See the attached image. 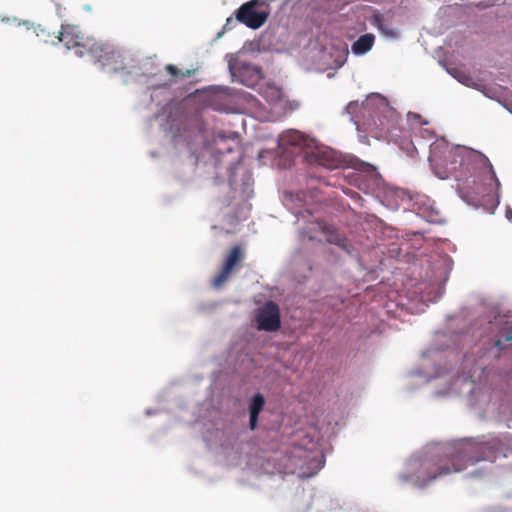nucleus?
<instances>
[{
  "label": "nucleus",
  "instance_id": "nucleus-1",
  "mask_svg": "<svg viewBox=\"0 0 512 512\" xmlns=\"http://www.w3.org/2000/svg\"><path fill=\"white\" fill-rule=\"evenodd\" d=\"M456 323V317L449 318L448 330L434 335L431 345L421 354L420 368L408 376L418 377L423 384L439 380L445 388L436 389L435 398L466 396L481 418L508 420L512 417V396L504 393L503 386L512 387V369H489L505 349L502 340H483L482 324L478 323L465 332L451 331Z\"/></svg>",
  "mask_w": 512,
  "mask_h": 512
},
{
  "label": "nucleus",
  "instance_id": "nucleus-2",
  "mask_svg": "<svg viewBox=\"0 0 512 512\" xmlns=\"http://www.w3.org/2000/svg\"><path fill=\"white\" fill-rule=\"evenodd\" d=\"M512 451L509 433L463 438L451 443H433L413 453L399 474V480L418 488L458 473L479 462L507 458Z\"/></svg>",
  "mask_w": 512,
  "mask_h": 512
},
{
  "label": "nucleus",
  "instance_id": "nucleus-3",
  "mask_svg": "<svg viewBox=\"0 0 512 512\" xmlns=\"http://www.w3.org/2000/svg\"><path fill=\"white\" fill-rule=\"evenodd\" d=\"M428 160L439 179L454 180L452 187L464 202L494 213L500 203V182L484 154L465 146H451L440 138L430 144Z\"/></svg>",
  "mask_w": 512,
  "mask_h": 512
},
{
  "label": "nucleus",
  "instance_id": "nucleus-4",
  "mask_svg": "<svg viewBox=\"0 0 512 512\" xmlns=\"http://www.w3.org/2000/svg\"><path fill=\"white\" fill-rule=\"evenodd\" d=\"M191 76L190 70L181 71L175 65L169 64L164 70L146 77V90L141 96V104L151 112L152 117L159 123L160 129L169 133L181 157L187 158L190 169L199 165L200 158L208 153L207 148L196 154L186 136L182 133V112L180 102L176 101L171 92V86Z\"/></svg>",
  "mask_w": 512,
  "mask_h": 512
},
{
  "label": "nucleus",
  "instance_id": "nucleus-5",
  "mask_svg": "<svg viewBox=\"0 0 512 512\" xmlns=\"http://www.w3.org/2000/svg\"><path fill=\"white\" fill-rule=\"evenodd\" d=\"M325 458L313 438L297 432L290 443L261 451L248 460L249 468L257 475H296L310 478L324 466Z\"/></svg>",
  "mask_w": 512,
  "mask_h": 512
},
{
  "label": "nucleus",
  "instance_id": "nucleus-6",
  "mask_svg": "<svg viewBox=\"0 0 512 512\" xmlns=\"http://www.w3.org/2000/svg\"><path fill=\"white\" fill-rule=\"evenodd\" d=\"M66 50H74L77 57H87L96 68L106 74H130L125 52L111 44L85 37L77 26H63L59 37Z\"/></svg>",
  "mask_w": 512,
  "mask_h": 512
},
{
  "label": "nucleus",
  "instance_id": "nucleus-7",
  "mask_svg": "<svg viewBox=\"0 0 512 512\" xmlns=\"http://www.w3.org/2000/svg\"><path fill=\"white\" fill-rule=\"evenodd\" d=\"M276 149H264L259 151L258 159H264L271 154L272 157H290V149H298L303 152V159L310 165H317L323 168H333L339 164L338 151L319 143L315 138H310L298 130L289 129L281 133L276 141Z\"/></svg>",
  "mask_w": 512,
  "mask_h": 512
},
{
  "label": "nucleus",
  "instance_id": "nucleus-8",
  "mask_svg": "<svg viewBox=\"0 0 512 512\" xmlns=\"http://www.w3.org/2000/svg\"><path fill=\"white\" fill-rule=\"evenodd\" d=\"M282 202L296 219L295 223L298 225L301 241H327L351 253L352 245L346 238L337 233L333 227L321 223L313 217L310 210L306 208L303 192L285 191L282 195Z\"/></svg>",
  "mask_w": 512,
  "mask_h": 512
},
{
  "label": "nucleus",
  "instance_id": "nucleus-9",
  "mask_svg": "<svg viewBox=\"0 0 512 512\" xmlns=\"http://www.w3.org/2000/svg\"><path fill=\"white\" fill-rule=\"evenodd\" d=\"M351 122L357 130L375 132L382 135L390 132L398 122L396 111L389 106L388 101L378 93L370 94L364 101H351L345 108Z\"/></svg>",
  "mask_w": 512,
  "mask_h": 512
},
{
  "label": "nucleus",
  "instance_id": "nucleus-10",
  "mask_svg": "<svg viewBox=\"0 0 512 512\" xmlns=\"http://www.w3.org/2000/svg\"><path fill=\"white\" fill-rule=\"evenodd\" d=\"M451 269L452 260L448 256L438 257L427 266L420 281L407 292L406 305L411 313L424 312L430 303L442 297Z\"/></svg>",
  "mask_w": 512,
  "mask_h": 512
},
{
  "label": "nucleus",
  "instance_id": "nucleus-11",
  "mask_svg": "<svg viewBox=\"0 0 512 512\" xmlns=\"http://www.w3.org/2000/svg\"><path fill=\"white\" fill-rule=\"evenodd\" d=\"M222 164H227L229 188L234 194L238 193L242 199V203L239 204V207L233 214H230V212L226 214L227 222L234 225L239 221L245 220L248 216L250 211L248 201L253 197L254 180L252 173L241 165L239 157L236 160L227 161L225 153L221 151L212 157V165L217 173L216 178L219 177V170Z\"/></svg>",
  "mask_w": 512,
  "mask_h": 512
},
{
  "label": "nucleus",
  "instance_id": "nucleus-12",
  "mask_svg": "<svg viewBox=\"0 0 512 512\" xmlns=\"http://www.w3.org/2000/svg\"><path fill=\"white\" fill-rule=\"evenodd\" d=\"M339 164L328 170L343 169L344 177L349 183L366 194H375L382 186L383 180L377 168L356 156L342 154L338 151Z\"/></svg>",
  "mask_w": 512,
  "mask_h": 512
},
{
  "label": "nucleus",
  "instance_id": "nucleus-13",
  "mask_svg": "<svg viewBox=\"0 0 512 512\" xmlns=\"http://www.w3.org/2000/svg\"><path fill=\"white\" fill-rule=\"evenodd\" d=\"M203 441L208 449L217 455H222L228 465L238 463V450L234 444L232 428L222 419H213L204 423Z\"/></svg>",
  "mask_w": 512,
  "mask_h": 512
},
{
  "label": "nucleus",
  "instance_id": "nucleus-14",
  "mask_svg": "<svg viewBox=\"0 0 512 512\" xmlns=\"http://www.w3.org/2000/svg\"><path fill=\"white\" fill-rule=\"evenodd\" d=\"M269 14V5L266 0L247 1L235 11L239 24H243L252 30L262 27L267 21Z\"/></svg>",
  "mask_w": 512,
  "mask_h": 512
},
{
  "label": "nucleus",
  "instance_id": "nucleus-15",
  "mask_svg": "<svg viewBox=\"0 0 512 512\" xmlns=\"http://www.w3.org/2000/svg\"><path fill=\"white\" fill-rule=\"evenodd\" d=\"M228 69L233 82L254 87L262 78L261 69L243 59L241 53L227 55Z\"/></svg>",
  "mask_w": 512,
  "mask_h": 512
},
{
  "label": "nucleus",
  "instance_id": "nucleus-16",
  "mask_svg": "<svg viewBox=\"0 0 512 512\" xmlns=\"http://www.w3.org/2000/svg\"><path fill=\"white\" fill-rule=\"evenodd\" d=\"M257 329L265 332H276L281 327L279 306L272 300L266 301L257 309L255 315Z\"/></svg>",
  "mask_w": 512,
  "mask_h": 512
},
{
  "label": "nucleus",
  "instance_id": "nucleus-17",
  "mask_svg": "<svg viewBox=\"0 0 512 512\" xmlns=\"http://www.w3.org/2000/svg\"><path fill=\"white\" fill-rule=\"evenodd\" d=\"M416 214L429 223H441L443 217L434 200L422 193H414L410 206Z\"/></svg>",
  "mask_w": 512,
  "mask_h": 512
},
{
  "label": "nucleus",
  "instance_id": "nucleus-18",
  "mask_svg": "<svg viewBox=\"0 0 512 512\" xmlns=\"http://www.w3.org/2000/svg\"><path fill=\"white\" fill-rule=\"evenodd\" d=\"M2 22L5 23H16L18 26H26V28L29 30L33 28V31L40 40H42L44 43H50L52 45H56L58 43H63V41L59 40V37L61 33L63 32V26H71L70 24H61V30L59 31L58 35H52L50 32H48L45 28H43L41 25H34L33 23H30L28 21L19 22L17 18H2Z\"/></svg>",
  "mask_w": 512,
  "mask_h": 512
},
{
  "label": "nucleus",
  "instance_id": "nucleus-19",
  "mask_svg": "<svg viewBox=\"0 0 512 512\" xmlns=\"http://www.w3.org/2000/svg\"><path fill=\"white\" fill-rule=\"evenodd\" d=\"M369 22L377 29L383 38L391 41L399 39L401 31L397 27L389 24L385 15L379 11L373 12V14L369 17Z\"/></svg>",
  "mask_w": 512,
  "mask_h": 512
},
{
  "label": "nucleus",
  "instance_id": "nucleus-20",
  "mask_svg": "<svg viewBox=\"0 0 512 512\" xmlns=\"http://www.w3.org/2000/svg\"><path fill=\"white\" fill-rule=\"evenodd\" d=\"M241 257L240 247L235 246L227 256L221 271L214 277L212 285L214 288L221 287L228 279L233 267L239 262Z\"/></svg>",
  "mask_w": 512,
  "mask_h": 512
},
{
  "label": "nucleus",
  "instance_id": "nucleus-21",
  "mask_svg": "<svg viewBox=\"0 0 512 512\" xmlns=\"http://www.w3.org/2000/svg\"><path fill=\"white\" fill-rule=\"evenodd\" d=\"M266 399L263 394L255 393L248 401L249 428L255 430L258 426L259 415L263 411Z\"/></svg>",
  "mask_w": 512,
  "mask_h": 512
},
{
  "label": "nucleus",
  "instance_id": "nucleus-22",
  "mask_svg": "<svg viewBox=\"0 0 512 512\" xmlns=\"http://www.w3.org/2000/svg\"><path fill=\"white\" fill-rule=\"evenodd\" d=\"M413 195H414V193L409 192L404 189H401V188H397V187L390 188L386 192V197H387V200L389 201L388 205L390 207H394V206L398 207L400 205L410 206Z\"/></svg>",
  "mask_w": 512,
  "mask_h": 512
},
{
  "label": "nucleus",
  "instance_id": "nucleus-23",
  "mask_svg": "<svg viewBox=\"0 0 512 512\" xmlns=\"http://www.w3.org/2000/svg\"><path fill=\"white\" fill-rule=\"evenodd\" d=\"M375 36L371 33L361 35L351 46V52L356 56H361L370 51L373 47Z\"/></svg>",
  "mask_w": 512,
  "mask_h": 512
},
{
  "label": "nucleus",
  "instance_id": "nucleus-24",
  "mask_svg": "<svg viewBox=\"0 0 512 512\" xmlns=\"http://www.w3.org/2000/svg\"><path fill=\"white\" fill-rule=\"evenodd\" d=\"M447 72L459 83L481 91L482 84L478 83L471 75L467 74L466 72L456 68L447 69Z\"/></svg>",
  "mask_w": 512,
  "mask_h": 512
},
{
  "label": "nucleus",
  "instance_id": "nucleus-25",
  "mask_svg": "<svg viewBox=\"0 0 512 512\" xmlns=\"http://www.w3.org/2000/svg\"><path fill=\"white\" fill-rule=\"evenodd\" d=\"M238 137H239V134L237 132H234V131H219L217 133V140L219 142H226V141H232L234 145L237 144V140H238Z\"/></svg>",
  "mask_w": 512,
  "mask_h": 512
},
{
  "label": "nucleus",
  "instance_id": "nucleus-26",
  "mask_svg": "<svg viewBox=\"0 0 512 512\" xmlns=\"http://www.w3.org/2000/svg\"><path fill=\"white\" fill-rule=\"evenodd\" d=\"M238 23L239 22L236 17H228L222 29L217 33L216 38L220 39L225 32L232 30Z\"/></svg>",
  "mask_w": 512,
  "mask_h": 512
},
{
  "label": "nucleus",
  "instance_id": "nucleus-27",
  "mask_svg": "<svg viewBox=\"0 0 512 512\" xmlns=\"http://www.w3.org/2000/svg\"><path fill=\"white\" fill-rule=\"evenodd\" d=\"M433 136H434V132H433L432 130L427 129V128H426V129L421 130V137H422L423 139L430 140V139H432V138H433Z\"/></svg>",
  "mask_w": 512,
  "mask_h": 512
},
{
  "label": "nucleus",
  "instance_id": "nucleus-28",
  "mask_svg": "<svg viewBox=\"0 0 512 512\" xmlns=\"http://www.w3.org/2000/svg\"><path fill=\"white\" fill-rule=\"evenodd\" d=\"M502 337H503L506 341H511V340H512V329H510V330H508V331L503 332Z\"/></svg>",
  "mask_w": 512,
  "mask_h": 512
},
{
  "label": "nucleus",
  "instance_id": "nucleus-29",
  "mask_svg": "<svg viewBox=\"0 0 512 512\" xmlns=\"http://www.w3.org/2000/svg\"><path fill=\"white\" fill-rule=\"evenodd\" d=\"M160 411L158 409H151V408H148L145 410V414L147 416H152V415H155L157 413H159Z\"/></svg>",
  "mask_w": 512,
  "mask_h": 512
},
{
  "label": "nucleus",
  "instance_id": "nucleus-30",
  "mask_svg": "<svg viewBox=\"0 0 512 512\" xmlns=\"http://www.w3.org/2000/svg\"><path fill=\"white\" fill-rule=\"evenodd\" d=\"M505 217L508 221H512V209L511 207H507L505 212Z\"/></svg>",
  "mask_w": 512,
  "mask_h": 512
},
{
  "label": "nucleus",
  "instance_id": "nucleus-31",
  "mask_svg": "<svg viewBox=\"0 0 512 512\" xmlns=\"http://www.w3.org/2000/svg\"><path fill=\"white\" fill-rule=\"evenodd\" d=\"M344 62H345V56L342 55V56H340V59L336 61V63H337L336 67L337 68L341 67L344 64Z\"/></svg>",
  "mask_w": 512,
  "mask_h": 512
},
{
  "label": "nucleus",
  "instance_id": "nucleus-32",
  "mask_svg": "<svg viewBox=\"0 0 512 512\" xmlns=\"http://www.w3.org/2000/svg\"><path fill=\"white\" fill-rule=\"evenodd\" d=\"M482 474H483V471H482V470H480V469H478V470H475V471L471 472V473H470V476H471V477H479V476H481Z\"/></svg>",
  "mask_w": 512,
  "mask_h": 512
},
{
  "label": "nucleus",
  "instance_id": "nucleus-33",
  "mask_svg": "<svg viewBox=\"0 0 512 512\" xmlns=\"http://www.w3.org/2000/svg\"><path fill=\"white\" fill-rule=\"evenodd\" d=\"M408 117L410 120H416V119L421 118V116L419 114H415V113H408Z\"/></svg>",
  "mask_w": 512,
  "mask_h": 512
},
{
  "label": "nucleus",
  "instance_id": "nucleus-34",
  "mask_svg": "<svg viewBox=\"0 0 512 512\" xmlns=\"http://www.w3.org/2000/svg\"><path fill=\"white\" fill-rule=\"evenodd\" d=\"M56 12H57V15L59 16V18H63V10H61V7L59 5H57V9H56Z\"/></svg>",
  "mask_w": 512,
  "mask_h": 512
},
{
  "label": "nucleus",
  "instance_id": "nucleus-35",
  "mask_svg": "<svg viewBox=\"0 0 512 512\" xmlns=\"http://www.w3.org/2000/svg\"><path fill=\"white\" fill-rule=\"evenodd\" d=\"M233 149H234V146H233V145H228V146L225 148V151H226L227 153H231V152L233 151Z\"/></svg>",
  "mask_w": 512,
  "mask_h": 512
},
{
  "label": "nucleus",
  "instance_id": "nucleus-36",
  "mask_svg": "<svg viewBox=\"0 0 512 512\" xmlns=\"http://www.w3.org/2000/svg\"><path fill=\"white\" fill-rule=\"evenodd\" d=\"M202 418H204V416L201 413H199V415L196 418V421H200Z\"/></svg>",
  "mask_w": 512,
  "mask_h": 512
},
{
  "label": "nucleus",
  "instance_id": "nucleus-37",
  "mask_svg": "<svg viewBox=\"0 0 512 512\" xmlns=\"http://www.w3.org/2000/svg\"><path fill=\"white\" fill-rule=\"evenodd\" d=\"M313 50L318 51V52H321V50H320V49L318 50V45H317V43H315Z\"/></svg>",
  "mask_w": 512,
  "mask_h": 512
},
{
  "label": "nucleus",
  "instance_id": "nucleus-38",
  "mask_svg": "<svg viewBox=\"0 0 512 512\" xmlns=\"http://www.w3.org/2000/svg\"><path fill=\"white\" fill-rule=\"evenodd\" d=\"M511 114H512V108H509L507 106H504Z\"/></svg>",
  "mask_w": 512,
  "mask_h": 512
},
{
  "label": "nucleus",
  "instance_id": "nucleus-39",
  "mask_svg": "<svg viewBox=\"0 0 512 512\" xmlns=\"http://www.w3.org/2000/svg\"><path fill=\"white\" fill-rule=\"evenodd\" d=\"M412 235L414 236H420V234L418 232H413Z\"/></svg>",
  "mask_w": 512,
  "mask_h": 512
},
{
  "label": "nucleus",
  "instance_id": "nucleus-40",
  "mask_svg": "<svg viewBox=\"0 0 512 512\" xmlns=\"http://www.w3.org/2000/svg\"><path fill=\"white\" fill-rule=\"evenodd\" d=\"M226 202H227V203H226V205H227V206H230V205H231V201H230V200H227Z\"/></svg>",
  "mask_w": 512,
  "mask_h": 512
},
{
  "label": "nucleus",
  "instance_id": "nucleus-41",
  "mask_svg": "<svg viewBox=\"0 0 512 512\" xmlns=\"http://www.w3.org/2000/svg\"><path fill=\"white\" fill-rule=\"evenodd\" d=\"M280 97V91H277V98Z\"/></svg>",
  "mask_w": 512,
  "mask_h": 512
}]
</instances>
